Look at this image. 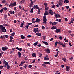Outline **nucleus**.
Instances as JSON below:
<instances>
[{"label": "nucleus", "instance_id": "obj_1", "mask_svg": "<svg viewBox=\"0 0 74 74\" xmlns=\"http://www.w3.org/2000/svg\"><path fill=\"white\" fill-rule=\"evenodd\" d=\"M0 29L3 33H5L6 32L5 28V27H3L2 25H0Z\"/></svg>", "mask_w": 74, "mask_h": 74}, {"label": "nucleus", "instance_id": "obj_2", "mask_svg": "<svg viewBox=\"0 0 74 74\" xmlns=\"http://www.w3.org/2000/svg\"><path fill=\"white\" fill-rule=\"evenodd\" d=\"M43 23H45L46 24L47 23V18H46V16H43Z\"/></svg>", "mask_w": 74, "mask_h": 74}, {"label": "nucleus", "instance_id": "obj_3", "mask_svg": "<svg viewBox=\"0 0 74 74\" xmlns=\"http://www.w3.org/2000/svg\"><path fill=\"white\" fill-rule=\"evenodd\" d=\"M63 1L62 0H59V5L62 6L63 5L62 3Z\"/></svg>", "mask_w": 74, "mask_h": 74}, {"label": "nucleus", "instance_id": "obj_4", "mask_svg": "<svg viewBox=\"0 0 74 74\" xmlns=\"http://www.w3.org/2000/svg\"><path fill=\"white\" fill-rule=\"evenodd\" d=\"M33 8L34 9H36L37 10H38L39 8L38 5H36H36H34L33 7Z\"/></svg>", "mask_w": 74, "mask_h": 74}, {"label": "nucleus", "instance_id": "obj_5", "mask_svg": "<svg viewBox=\"0 0 74 74\" xmlns=\"http://www.w3.org/2000/svg\"><path fill=\"white\" fill-rule=\"evenodd\" d=\"M8 49V47L7 46H5V47H3L2 48V50L3 51H5L7 50Z\"/></svg>", "mask_w": 74, "mask_h": 74}, {"label": "nucleus", "instance_id": "obj_6", "mask_svg": "<svg viewBox=\"0 0 74 74\" xmlns=\"http://www.w3.org/2000/svg\"><path fill=\"white\" fill-rule=\"evenodd\" d=\"M49 12V14H51V15H53L54 14L53 12V11L51 9L50 10Z\"/></svg>", "mask_w": 74, "mask_h": 74}, {"label": "nucleus", "instance_id": "obj_7", "mask_svg": "<svg viewBox=\"0 0 74 74\" xmlns=\"http://www.w3.org/2000/svg\"><path fill=\"white\" fill-rule=\"evenodd\" d=\"M55 32L57 33H60L61 32V30L60 29H56L55 30Z\"/></svg>", "mask_w": 74, "mask_h": 74}, {"label": "nucleus", "instance_id": "obj_8", "mask_svg": "<svg viewBox=\"0 0 74 74\" xmlns=\"http://www.w3.org/2000/svg\"><path fill=\"white\" fill-rule=\"evenodd\" d=\"M38 28H34V31L35 33H36V32H38Z\"/></svg>", "mask_w": 74, "mask_h": 74}, {"label": "nucleus", "instance_id": "obj_9", "mask_svg": "<svg viewBox=\"0 0 74 74\" xmlns=\"http://www.w3.org/2000/svg\"><path fill=\"white\" fill-rule=\"evenodd\" d=\"M41 21L40 19L36 18V19L35 22L36 23H39V22H40Z\"/></svg>", "mask_w": 74, "mask_h": 74}, {"label": "nucleus", "instance_id": "obj_10", "mask_svg": "<svg viewBox=\"0 0 74 74\" xmlns=\"http://www.w3.org/2000/svg\"><path fill=\"white\" fill-rule=\"evenodd\" d=\"M3 63L4 64H5L6 65H7L8 63L7 61H5V59H3Z\"/></svg>", "mask_w": 74, "mask_h": 74}, {"label": "nucleus", "instance_id": "obj_11", "mask_svg": "<svg viewBox=\"0 0 74 74\" xmlns=\"http://www.w3.org/2000/svg\"><path fill=\"white\" fill-rule=\"evenodd\" d=\"M45 51L47 53H50V50H49V48L46 49Z\"/></svg>", "mask_w": 74, "mask_h": 74}, {"label": "nucleus", "instance_id": "obj_12", "mask_svg": "<svg viewBox=\"0 0 74 74\" xmlns=\"http://www.w3.org/2000/svg\"><path fill=\"white\" fill-rule=\"evenodd\" d=\"M70 67L69 66H66V71H69Z\"/></svg>", "mask_w": 74, "mask_h": 74}, {"label": "nucleus", "instance_id": "obj_13", "mask_svg": "<svg viewBox=\"0 0 74 74\" xmlns=\"http://www.w3.org/2000/svg\"><path fill=\"white\" fill-rule=\"evenodd\" d=\"M42 42L45 44V45H49V43H47V42H46V41L44 42L43 41H42Z\"/></svg>", "mask_w": 74, "mask_h": 74}, {"label": "nucleus", "instance_id": "obj_14", "mask_svg": "<svg viewBox=\"0 0 74 74\" xmlns=\"http://www.w3.org/2000/svg\"><path fill=\"white\" fill-rule=\"evenodd\" d=\"M73 21H74V19L73 18H72L71 21V22L69 23V24H71L73 22Z\"/></svg>", "mask_w": 74, "mask_h": 74}, {"label": "nucleus", "instance_id": "obj_15", "mask_svg": "<svg viewBox=\"0 0 74 74\" xmlns=\"http://www.w3.org/2000/svg\"><path fill=\"white\" fill-rule=\"evenodd\" d=\"M49 14L48 12H47V11H46L45 12V13L44 14V16H46V15H48Z\"/></svg>", "mask_w": 74, "mask_h": 74}, {"label": "nucleus", "instance_id": "obj_16", "mask_svg": "<svg viewBox=\"0 0 74 74\" xmlns=\"http://www.w3.org/2000/svg\"><path fill=\"white\" fill-rule=\"evenodd\" d=\"M58 17H61V16L60 15V14H58L57 15V14H55V17H56V18H57Z\"/></svg>", "mask_w": 74, "mask_h": 74}, {"label": "nucleus", "instance_id": "obj_17", "mask_svg": "<svg viewBox=\"0 0 74 74\" xmlns=\"http://www.w3.org/2000/svg\"><path fill=\"white\" fill-rule=\"evenodd\" d=\"M36 35L38 36H41L42 34H41V33H36Z\"/></svg>", "mask_w": 74, "mask_h": 74}, {"label": "nucleus", "instance_id": "obj_18", "mask_svg": "<svg viewBox=\"0 0 74 74\" xmlns=\"http://www.w3.org/2000/svg\"><path fill=\"white\" fill-rule=\"evenodd\" d=\"M32 56L33 57H36V55L35 53H33L32 54Z\"/></svg>", "mask_w": 74, "mask_h": 74}, {"label": "nucleus", "instance_id": "obj_19", "mask_svg": "<svg viewBox=\"0 0 74 74\" xmlns=\"http://www.w3.org/2000/svg\"><path fill=\"white\" fill-rule=\"evenodd\" d=\"M22 40H23L25 38V37L23 35H21L20 36Z\"/></svg>", "mask_w": 74, "mask_h": 74}, {"label": "nucleus", "instance_id": "obj_20", "mask_svg": "<svg viewBox=\"0 0 74 74\" xmlns=\"http://www.w3.org/2000/svg\"><path fill=\"white\" fill-rule=\"evenodd\" d=\"M16 49L17 50H18L20 51H21L22 50V48H19L18 47H17L16 48Z\"/></svg>", "mask_w": 74, "mask_h": 74}, {"label": "nucleus", "instance_id": "obj_21", "mask_svg": "<svg viewBox=\"0 0 74 74\" xmlns=\"http://www.w3.org/2000/svg\"><path fill=\"white\" fill-rule=\"evenodd\" d=\"M57 28L56 27H54L53 26L52 27H51V29L52 30L55 29H57Z\"/></svg>", "mask_w": 74, "mask_h": 74}, {"label": "nucleus", "instance_id": "obj_22", "mask_svg": "<svg viewBox=\"0 0 74 74\" xmlns=\"http://www.w3.org/2000/svg\"><path fill=\"white\" fill-rule=\"evenodd\" d=\"M8 18H7V14H5V15L4 16V19L5 20H6Z\"/></svg>", "mask_w": 74, "mask_h": 74}, {"label": "nucleus", "instance_id": "obj_23", "mask_svg": "<svg viewBox=\"0 0 74 74\" xmlns=\"http://www.w3.org/2000/svg\"><path fill=\"white\" fill-rule=\"evenodd\" d=\"M38 42L37 41L35 43H34L33 45L34 46H37V44H38Z\"/></svg>", "mask_w": 74, "mask_h": 74}, {"label": "nucleus", "instance_id": "obj_24", "mask_svg": "<svg viewBox=\"0 0 74 74\" xmlns=\"http://www.w3.org/2000/svg\"><path fill=\"white\" fill-rule=\"evenodd\" d=\"M44 5L45 8L47 7L48 6V4L47 3H44Z\"/></svg>", "mask_w": 74, "mask_h": 74}, {"label": "nucleus", "instance_id": "obj_25", "mask_svg": "<svg viewBox=\"0 0 74 74\" xmlns=\"http://www.w3.org/2000/svg\"><path fill=\"white\" fill-rule=\"evenodd\" d=\"M44 63L45 64H50V62H44Z\"/></svg>", "mask_w": 74, "mask_h": 74}, {"label": "nucleus", "instance_id": "obj_26", "mask_svg": "<svg viewBox=\"0 0 74 74\" xmlns=\"http://www.w3.org/2000/svg\"><path fill=\"white\" fill-rule=\"evenodd\" d=\"M58 24V22H54L52 23V25H56V24Z\"/></svg>", "mask_w": 74, "mask_h": 74}, {"label": "nucleus", "instance_id": "obj_27", "mask_svg": "<svg viewBox=\"0 0 74 74\" xmlns=\"http://www.w3.org/2000/svg\"><path fill=\"white\" fill-rule=\"evenodd\" d=\"M18 54L19 57V58L21 57V53L20 52H18Z\"/></svg>", "mask_w": 74, "mask_h": 74}, {"label": "nucleus", "instance_id": "obj_28", "mask_svg": "<svg viewBox=\"0 0 74 74\" xmlns=\"http://www.w3.org/2000/svg\"><path fill=\"white\" fill-rule=\"evenodd\" d=\"M64 3H69V1H68V0H65L64 1Z\"/></svg>", "mask_w": 74, "mask_h": 74}, {"label": "nucleus", "instance_id": "obj_29", "mask_svg": "<svg viewBox=\"0 0 74 74\" xmlns=\"http://www.w3.org/2000/svg\"><path fill=\"white\" fill-rule=\"evenodd\" d=\"M9 65V63H8L7 65H6L7 66V69H9L10 68V65Z\"/></svg>", "mask_w": 74, "mask_h": 74}, {"label": "nucleus", "instance_id": "obj_30", "mask_svg": "<svg viewBox=\"0 0 74 74\" xmlns=\"http://www.w3.org/2000/svg\"><path fill=\"white\" fill-rule=\"evenodd\" d=\"M44 60H49V58H48L44 57Z\"/></svg>", "mask_w": 74, "mask_h": 74}, {"label": "nucleus", "instance_id": "obj_31", "mask_svg": "<svg viewBox=\"0 0 74 74\" xmlns=\"http://www.w3.org/2000/svg\"><path fill=\"white\" fill-rule=\"evenodd\" d=\"M4 8H2L0 10V12L1 13V14L3 12V11L4 10Z\"/></svg>", "mask_w": 74, "mask_h": 74}, {"label": "nucleus", "instance_id": "obj_32", "mask_svg": "<svg viewBox=\"0 0 74 74\" xmlns=\"http://www.w3.org/2000/svg\"><path fill=\"white\" fill-rule=\"evenodd\" d=\"M41 11H40V9H38V14H40V12Z\"/></svg>", "mask_w": 74, "mask_h": 74}, {"label": "nucleus", "instance_id": "obj_33", "mask_svg": "<svg viewBox=\"0 0 74 74\" xmlns=\"http://www.w3.org/2000/svg\"><path fill=\"white\" fill-rule=\"evenodd\" d=\"M29 27V25H26V28H25V29L27 30L28 29V27Z\"/></svg>", "mask_w": 74, "mask_h": 74}, {"label": "nucleus", "instance_id": "obj_34", "mask_svg": "<svg viewBox=\"0 0 74 74\" xmlns=\"http://www.w3.org/2000/svg\"><path fill=\"white\" fill-rule=\"evenodd\" d=\"M15 34V32H13L11 34V36H14Z\"/></svg>", "mask_w": 74, "mask_h": 74}, {"label": "nucleus", "instance_id": "obj_35", "mask_svg": "<svg viewBox=\"0 0 74 74\" xmlns=\"http://www.w3.org/2000/svg\"><path fill=\"white\" fill-rule=\"evenodd\" d=\"M34 10V8H32L30 10V13H33V10Z\"/></svg>", "mask_w": 74, "mask_h": 74}, {"label": "nucleus", "instance_id": "obj_36", "mask_svg": "<svg viewBox=\"0 0 74 74\" xmlns=\"http://www.w3.org/2000/svg\"><path fill=\"white\" fill-rule=\"evenodd\" d=\"M42 67H47L46 65V64H42Z\"/></svg>", "mask_w": 74, "mask_h": 74}, {"label": "nucleus", "instance_id": "obj_37", "mask_svg": "<svg viewBox=\"0 0 74 74\" xmlns=\"http://www.w3.org/2000/svg\"><path fill=\"white\" fill-rule=\"evenodd\" d=\"M25 63V61H22L21 62V64H23L24 63Z\"/></svg>", "mask_w": 74, "mask_h": 74}, {"label": "nucleus", "instance_id": "obj_38", "mask_svg": "<svg viewBox=\"0 0 74 74\" xmlns=\"http://www.w3.org/2000/svg\"><path fill=\"white\" fill-rule=\"evenodd\" d=\"M58 54H59L58 52H57L56 55H55V57H56L58 56Z\"/></svg>", "mask_w": 74, "mask_h": 74}, {"label": "nucleus", "instance_id": "obj_39", "mask_svg": "<svg viewBox=\"0 0 74 74\" xmlns=\"http://www.w3.org/2000/svg\"><path fill=\"white\" fill-rule=\"evenodd\" d=\"M58 44H59V45H62V43L60 41H59V42H58Z\"/></svg>", "mask_w": 74, "mask_h": 74}, {"label": "nucleus", "instance_id": "obj_40", "mask_svg": "<svg viewBox=\"0 0 74 74\" xmlns=\"http://www.w3.org/2000/svg\"><path fill=\"white\" fill-rule=\"evenodd\" d=\"M23 25L24 24H23V23L21 24L20 25V27H23Z\"/></svg>", "mask_w": 74, "mask_h": 74}, {"label": "nucleus", "instance_id": "obj_41", "mask_svg": "<svg viewBox=\"0 0 74 74\" xmlns=\"http://www.w3.org/2000/svg\"><path fill=\"white\" fill-rule=\"evenodd\" d=\"M42 56V55L41 54H39L38 56L39 57H41Z\"/></svg>", "mask_w": 74, "mask_h": 74}, {"label": "nucleus", "instance_id": "obj_42", "mask_svg": "<svg viewBox=\"0 0 74 74\" xmlns=\"http://www.w3.org/2000/svg\"><path fill=\"white\" fill-rule=\"evenodd\" d=\"M10 40H12L13 39V37L11 36H10Z\"/></svg>", "mask_w": 74, "mask_h": 74}, {"label": "nucleus", "instance_id": "obj_43", "mask_svg": "<svg viewBox=\"0 0 74 74\" xmlns=\"http://www.w3.org/2000/svg\"><path fill=\"white\" fill-rule=\"evenodd\" d=\"M62 45L64 47H66V45H65L64 44H63V43H62Z\"/></svg>", "mask_w": 74, "mask_h": 74}, {"label": "nucleus", "instance_id": "obj_44", "mask_svg": "<svg viewBox=\"0 0 74 74\" xmlns=\"http://www.w3.org/2000/svg\"><path fill=\"white\" fill-rule=\"evenodd\" d=\"M6 2V0H3L2 1V3H5V2Z\"/></svg>", "mask_w": 74, "mask_h": 74}, {"label": "nucleus", "instance_id": "obj_45", "mask_svg": "<svg viewBox=\"0 0 74 74\" xmlns=\"http://www.w3.org/2000/svg\"><path fill=\"white\" fill-rule=\"evenodd\" d=\"M42 29H45V27H44V26L42 25Z\"/></svg>", "mask_w": 74, "mask_h": 74}, {"label": "nucleus", "instance_id": "obj_46", "mask_svg": "<svg viewBox=\"0 0 74 74\" xmlns=\"http://www.w3.org/2000/svg\"><path fill=\"white\" fill-rule=\"evenodd\" d=\"M55 7V5H53L52 6H51V8H54Z\"/></svg>", "mask_w": 74, "mask_h": 74}, {"label": "nucleus", "instance_id": "obj_47", "mask_svg": "<svg viewBox=\"0 0 74 74\" xmlns=\"http://www.w3.org/2000/svg\"><path fill=\"white\" fill-rule=\"evenodd\" d=\"M22 10H24L25 11H27L26 10H25L24 9V7H23V8L22 9Z\"/></svg>", "mask_w": 74, "mask_h": 74}, {"label": "nucleus", "instance_id": "obj_48", "mask_svg": "<svg viewBox=\"0 0 74 74\" xmlns=\"http://www.w3.org/2000/svg\"><path fill=\"white\" fill-rule=\"evenodd\" d=\"M3 68V66H0V69H2Z\"/></svg>", "mask_w": 74, "mask_h": 74}, {"label": "nucleus", "instance_id": "obj_49", "mask_svg": "<svg viewBox=\"0 0 74 74\" xmlns=\"http://www.w3.org/2000/svg\"><path fill=\"white\" fill-rule=\"evenodd\" d=\"M32 67V65H29L28 66V67H29V68H31Z\"/></svg>", "mask_w": 74, "mask_h": 74}, {"label": "nucleus", "instance_id": "obj_50", "mask_svg": "<svg viewBox=\"0 0 74 74\" xmlns=\"http://www.w3.org/2000/svg\"><path fill=\"white\" fill-rule=\"evenodd\" d=\"M61 21H62V19H59V20H58V22H59L60 23Z\"/></svg>", "mask_w": 74, "mask_h": 74}, {"label": "nucleus", "instance_id": "obj_51", "mask_svg": "<svg viewBox=\"0 0 74 74\" xmlns=\"http://www.w3.org/2000/svg\"><path fill=\"white\" fill-rule=\"evenodd\" d=\"M27 24L28 25H32V23H27Z\"/></svg>", "mask_w": 74, "mask_h": 74}, {"label": "nucleus", "instance_id": "obj_52", "mask_svg": "<svg viewBox=\"0 0 74 74\" xmlns=\"http://www.w3.org/2000/svg\"><path fill=\"white\" fill-rule=\"evenodd\" d=\"M4 10H5L7 11V7H5L4 8Z\"/></svg>", "mask_w": 74, "mask_h": 74}, {"label": "nucleus", "instance_id": "obj_53", "mask_svg": "<svg viewBox=\"0 0 74 74\" xmlns=\"http://www.w3.org/2000/svg\"><path fill=\"white\" fill-rule=\"evenodd\" d=\"M13 6H15L14 4V3H12L11 7H13Z\"/></svg>", "mask_w": 74, "mask_h": 74}, {"label": "nucleus", "instance_id": "obj_54", "mask_svg": "<svg viewBox=\"0 0 74 74\" xmlns=\"http://www.w3.org/2000/svg\"><path fill=\"white\" fill-rule=\"evenodd\" d=\"M14 23H16L17 22V21L16 20H14Z\"/></svg>", "mask_w": 74, "mask_h": 74}, {"label": "nucleus", "instance_id": "obj_55", "mask_svg": "<svg viewBox=\"0 0 74 74\" xmlns=\"http://www.w3.org/2000/svg\"><path fill=\"white\" fill-rule=\"evenodd\" d=\"M28 65H25L23 67H25V68H26V67H27Z\"/></svg>", "mask_w": 74, "mask_h": 74}, {"label": "nucleus", "instance_id": "obj_56", "mask_svg": "<svg viewBox=\"0 0 74 74\" xmlns=\"http://www.w3.org/2000/svg\"><path fill=\"white\" fill-rule=\"evenodd\" d=\"M59 38L60 39V40H62V37L60 36L59 37Z\"/></svg>", "mask_w": 74, "mask_h": 74}, {"label": "nucleus", "instance_id": "obj_57", "mask_svg": "<svg viewBox=\"0 0 74 74\" xmlns=\"http://www.w3.org/2000/svg\"><path fill=\"white\" fill-rule=\"evenodd\" d=\"M35 62V60H34L33 61L32 63L33 64H34V62Z\"/></svg>", "mask_w": 74, "mask_h": 74}, {"label": "nucleus", "instance_id": "obj_58", "mask_svg": "<svg viewBox=\"0 0 74 74\" xmlns=\"http://www.w3.org/2000/svg\"><path fill=\"white\" fill-rule=\"evenodd\" d=\"M31 4H32V5H33L34 4V2L32 1H31Z\"/></svg>", "mask_w": 74, "mask_h": 74}, {"label": "nucleus", "instance_id": "obj_59", "mask_svg": "<svg viewBox=\"0 0 74 74\" xmlns=\"http://www.w3.org/2000/svg\"><path fill=\"white\" fill-rule=\"evenodd\" d=\"M64 19H65V20L66 21H67L68 20V19L67 18H65Z\"/></svg>", "mask_w": 74, "mask_h": 74}, {"label": "nucleus", "instance_id": "obj_60", "mask_svg": "<svg viewBox=\"0 0 74 74\" xmlns=\"http://www.w3.org/2000/svg\"><path fill=\"white\" fill-rule=\"evenodd\" d=\"M41 45L40 44L38 45H37L38 47H41Z\"/></svg>", "mask_w": 74, "mask_h": 74}, {"label": "nucleus", "instance_id": "obj_61", "mask_svg": "<svg viewBox=\"0 0 74 74\" xmlns=\"http://www.w3.org/2000/svg\"><path fill=\"white\" fill-rule=\"evenodd\" d=\"M69 45H70V47H71L72 46V45L70 43H69Z\"/></svg>", "mask_w": 74, "mask_h": 74}, {"label": "nucleus", "instance_id": "obj_62", "mask_svg": "<svg viewBox=\"0 0 74 74\" xmlns=\"http://www.w3.org/2000/svg\"><path fill=\"white\" fill-rule=\"evenodd\" d=\"M5 37L6 38H8L9 36L8 35H5Z\"/></svg>", "mask_w": 74, "mask_h": 74}, {"label": "nucleus", "instance_id": "obj_63", "mask_svg": "<svg viewBox=\"0 0 74 74\" xmlns=\"http://www.w3.org/2000/svg\"><path fill=\"white\" fill-rule=\"evenodd\" d=\"M38 27V24H37L36 25L34 26V27Z\"/></svg>", "mask_w": 74, "mask_h": 74}, {"label": "nucleus", "instance_id": "obj_64", "mask_svg": "<svg viewBox=\"0 0 74 74\" xmlns=\"http://www.w3.org/2000/svg\"><path fill=\"white\" fill-rule=\"evenodd\" d=\"M19 8L20 9H21L22 8V7H21V6H19Z\"/></svg>", "mask_w": 74, "mask_h": 74}]
</instances>
